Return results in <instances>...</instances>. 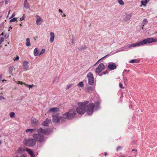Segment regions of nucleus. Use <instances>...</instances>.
<instances>
[{"label": "nucleus", "instance_id": "ddd939ff", "mask_svg": "<svg viewBox=\"0 0 157 157\" xmlns=\"http://www.w3.org/2000/svg\"><path fill=\"white\" fill-rule=\"evenodd\" d=\"M50 41L52 43L53 42L55 39V34L53 33L50 32Z\"/></svg>", "mask_w": 157, "mask_h": 157}, {"label": "nucleus", "instance_id": "0eeeda50", "mask_svg": "<svg viewBox=\"0 0 157 157\" xmlns=\"http://www.w3.org/2000/svg\"><path fill=\"white\" fill-rule=\"evenodd\" d=\"M86 77L88 79L89 84L92 86L94 83V78L93 74L91 72H89Z\"/></svg>", "mask_w": 157, "mask_h": 157}, {"label": "nucleus", "instance_id": "2eb2a0df", "mask_svg": "<svg viewBox=\"0 0 157 157\" xmlns=\"http://www.w3.org/2000/svg\"><path fill=\"white\" fill-rule=\"evenodd\" d=\"M36 17H38V18H37V19L36 20V24L38 25H40L41 24V23L39 22L43 21L42 19L41 18V17L40 16H39L38 15H36Z\"/></svg>", "mask_w": 157, "mask_h": 157}, {"label": "nucleus", "instance_id": "f704fd0d", "mask_svg": "<svg viewBox=\"0 0 157 157\" xmlns=\"http://www.w3.org/2000/svg\"><path fill=\"white\" fill-rule=\"evenodd\" d=\"M78 85L82 87H83L84 86V85L82 82H80L78 84Z\"/></svg>", "mask_w": 157, "mask_h": 157}, {"label": "nucleus", "instance_id": "7ed1b4c3", "mask_svg": "<svg viewBox=\"0 0 157 157\" xmlns=\"http://www.w3.org/2000/svg\"><path fill=\"white\" fill-rule=\"evenodd\" d=\"M37 133H34L32 135L33 137L39 143L44 142L45 141V137L44 136L47 133L48 131L40 128L36 130Z\"/></svg>", "mask_w": 157, "mask_h": 157}, {"label": "nucleus", "instance_id": "6e6552de", "mask_svg": "<svg viewBox=\"0 0 157 157\" xmlns=\"http://www.w3.org/2000/svg\"><path fill=\"white\" fill-rule=\"evenodd\" d=\"M108 67L110 70H113L115 69L117 67L114 63H111L108 65Z\"/></svg>", "mask_w": 157, "mask_h": 157}, {"label": "nucleus", "instance_id": "6ab92c4d", "mask_svg": "<svg viewBox=\"0 0 157 157\" xmlns=\"http://www.w3.org/2000/svg\"><path fill=\"white\" fill-rule=\"evenodd\" d=\"M28 62L27 61H25L23 62V67L24 68L27 70L29 68V66L28 64Z\"/></svg>", "mask_w": 157, "mask_h": 157}, {"label": "nucleus", "instance_id": "473e14b6", "mask_svg": "<svg viewBox=\"0 0 157 157\" xmlns=\"http://www.w3.org/2000/svg\"><path fill=\"white\" fill-rule=\"evenodd\" d=\"M123 80L124 82V83L125 84H126V82L127 81V79L126 77H124V75H123Z\"/></svg>", "mask_w": 157, "mask_h": 157}, {"label": "nucleus", "instance_id": "69168bd1", "mask_svg": "<svg viewBox=\"0 0 157 157\" xmlns=\"http://www.w3.org/2000/svg\"><path fill=\"white\" fill-rule=\"evenodd\" d=\"M91 25L90 24V25H89V27H90V26Z\"/></svg>", "mask_w": 157, "mask_h": 157}, {"label": "nucleus", "instance_id": "39448f33", "mask_svg": "<svg viewBox=\"0 0 157 157\" xmlns=\"http://www.w3.org/2000/svg\"><path fill=\"white\" fill-rule=\"evenodd\" d=\"M100 103L98 101H97L94 104L93 103H90L87 105V113L89 115H91L93 113L95 108V110H98L100 109Z\"/></svg>", "mask_w": 157, "mask_h": 157}, {"label": "nucleus", "instance_id": "c756f323", "mask_svg": "<svg viewBox=\"0 0 157 157\" xmlns=\"http://www.w3.org/2000/svg\"><path fill=\"white\" fill-rule=\"evenodd\" d=\"M129 71V70H126V69H124L123 72V75H127V74L126 72H128Z\"/></svg>", "mask_w": 157, "mask_h": 157}, {"label": "nucleus", "instance_id": "0e129e2a", "mask_svg": "<svg viewBox=\"0 0 157 157\" xmlns=\"http://www.w3.org/2000/svg\"><path fill=\"white\" fill-rule=\"evenodd\" d=\"M10 11H9V12H8V13H10Z\"/></svg>", "mask_w": 157, "mask_h": 157}, {"label": "nucleus", "instance_id": "5701e85b", "mask_svg": "<svg viewBox=\"0 0 157 157\" xmlns=\"http://www.w3.org/2000/svg\"><path fill=\"white\" fill-rule=\"evenodd\" d=\"M98 67H99L101 69L103 70L105 68V66L103 63H101L98 65Z\"/></svg>", "mask_w": 157, "mask_h": 157}, {"label": "nucleus", "instance_id": "7c9ffc66", "mask_svg": "<svg viewBox=\"0 0 157 157\" xmlns=\"http://www.w3.org/2000/svg\"><path fill=\"white\" fill-rule=\"evenodd\" d=\"M15 115V113L13 112H11L10 114V117L11 118L14 117Z\"/></svg>", "mask_w": 157, "mask_h": 157}, {"label": "nucleus", "instance_id": "864d4df0", "mask_svg": "<svg viewBox=\"0 0 157 157\" xmlns=\"http://www.w3.org/2000/svg\"><path fill=\"white\" fill-rule=\"evenodd\" d=\"M12 29V28L11 26H10V27H9V31H10V29Z\"/></svg>", "mask_w": 157, "mask_h": 157}, {"label": "nucleus", "instance_id": "a211bd4d", "mask_svg": "<svg viewBox=\"0 0 157 157\" xmlns=\"http://www.w3.org/2000/svg\"><path fill=\"white\" fill-rule=\"evenodd\" d=\"M25 151V149L22 147H19L16 153L18 154H21Z\"/></svg>", "mask_w": 157, "mask_h": 157}, {"label": "nucleus", "instance_id": "2f4dec72", "mask_svg": "<svg viewBox=\"0 0 157 157\" xmlns=\"http://www.w3.org/2000/svg\"><path fill=\"white\" fill-rule=\"evenodd\" d=\"M45 52V50L44 49H42L40 52L39 53V56H40L43 54Z\"/></svg>", "mask_w": 157, "mask_h": 157}, {"label": "nucleus", "instance_id": "9b49d317", "mask_svg": "<svg viewBox=\"0 0 157 157\" xmlns=\"http://www.w3.org/2000/svg\"><path fill=\"white\" fill-rule=\"evenodd\" d=\"M132 15V13L126 14V17L124 19V21L126 22L129 20Z\"/></svg>", "mask_w": 157, "mask_h": 157}, {"label": "nucleus", "instance_id": "052dcab7", "mask_svg": "<svg viewBox=\"0 0 157 157\" xmlns=\"http://www.w3.org/2000/svg\"><path fill=\"white\" fill-rule=\"evenodd\" d=\"M56 79H57V78H56L55 79V80L54 81V82H55V81H56Z\"/></svg>", "mask_w": 157, "mask_h": 157}, {"label": "nucleus", "instance_id": "f8f14e48", "mask_svg": "<svg viewBox=\"0 0 157 157\" xmlns=\"http://www.w3.org/2000/svg\"><path fill=\"white\" fill-rule=\"evenodd\" d=\"M32 123L34 125H36L38 124V121L34 118H32L31 119Z\"/></svg>", "mask_w": 157, "mask_h": 157}, {"label": "nucleus", "instance_id": "4be33fe9", "mask_svg": "<svg viewBox=\"0 0 157 157\" xmlns=\"http://www.w3.org/2000/svg\"><path fill=\"white\" fill-rule=\"evenodd\" d=\"M25 44L26 46L27 47H29L30 46L31 44L30 42L29 38H28L26 39Z\"/></svg>", "mask_w": 157, "mask_h": 157}, {"label": "nucleus", "instance_id": "bb28decb", "mask_svg": "<svg viewBox=\"0 0 157 157\" xmlns=\"http://www.w3.org/2000/svg\"><path fill=\"white\" fill-rule=\"evenodd\" d=\"M148 2V0H145L144 1H141V3L142 5L145 6H146V4Z\"/></svg>", "mask_w": 157, "mask_h": 157}, {"label": "nucleus", "instance_id": "37998d69", "mask_svg": "<svg viewBox=\"0 0 157 157\" xmlns=\"http://www.w3.org/2000/svg\"><path fill=\"white\" fill-rule=\"evenodd\" d=\"M2 96H0V100H2V99H5Z\"/></svg>", "mask_w": 157, "mask_h": 157}, {"label": "nucleus", "instance_id": "3c124183", "mask_svg": "<svg viewBox=\"0 0 157 157\" xmlns=\"http://www.w3.org/2000/svg\"><path fill=\"white\" fill-rule=\"evenodd\" d=\"M118 157H126L124 155H121L120 156H119Z\"/></svg>", "mask_w": 157, "mask_h": 157}, {"label": "nucleus", "instance_id": "680f3d73", "mask_svg": "<svg viewBox=\"0 0 157 157\" xmlns=\"http://www.w3.org/2000/svg\"><path fill=\"white\" fill-rule=\"evenodd\" d=\"M14 15L13 14L12 15V17H14Z\"/></svg>", "mask_w": 157, "mask_h": 157}, {"label": "nucleus", "instance_id": "412c9836", "mask_svg": "<svg viewBox=\"0 0 157 157\" xmlns=\"http://www.w3.org/2000/svg\"><path fill=\"white\" fill-rule=\"evenodd\" d=\"M24 7L27 9L29 8V5L27 2V0H25L24 3Z\"/></svg>", "mask_w": 157, "mask_h": 157}, {"label": "nucleus", "instance_id": "c03bdc74", "mask_svg": "<svg viewBox=\"0 0 157 157\" xmlns=\"http://www.w3.org/2000/svg\"><path fill=\"white\" fill-rule=\"evenodd\" d=\"M19 57L18 56H17V57L14 59V60H17L19 59Z\"/></svg>", "mask_w": 157, "mask_h": 157}, {"label": "nucleus", "instance_id": "6e6d98bb", "mask_svg": "<svg viewBox=\"0 0 157 157\" xmlns=\"http://www.w3.org/2000/svg\"><path fill=\"white\" fill-rule=\"evenodd\" d=\"M132 151H136V150H135L134 149H132Z\"/></svg>", "mask_w": 157, "mask_h": 157}, {"label": "nucleus", "instance_id": "b1692460", "mask_svg": "<svg viewBox=\"0 0 157 157\" xmlns=\"http://www.w3.org/2000/svg\"><path fill=\"white\" fill-rule=\"evenodd\" d=\"M103 70L100 69L99 67H98L96 69L95 73L99 74Z\"/></svg>", "mask_w": 157, "mask_h": 157}, {"label": "nucleus", "instance_id": "c9c22d12", "mask_svg": "<svg viewBox=\"0 0 157 157\" xmlns=\"http://www.w3.org/2000/svg\"><path fill=\"white\" fill-rule=\"evenodd\" d=\"M130 63H136V60L135 59H132L130 60L129 62Z\"/></svg>", "mask_w": 157, "mask_h": 157}, {"label": "nucleus", "instance_id": "58836bf2", "mask_svg": "<svg viewBox=\"0 0 157 157\" xmlns=\"http://www.w3.org/2000/svg\"><path fill=\"white\" fill-rule=\"evenodd\" d=\"M122 148V147L119 146L118 147H117V151H119V150L121 149Z\"/></svg>", "mask_w": 157, "mask_h": 157}, {"label": "nucleus", "instance_id": "f3484780", "mask_svg": "<svg viewBox=\"0 0 157 157\" xmlns=\"http://www.w3.org/2000/svg\"><path fill=\"white\" fill-rule=\"evenodd\" d=\"M58 110V109L57 107H54L50 109L48 111V112H54L57 113V112Z\"/></svg>", "mask_w": 157, "mask_h": 157}, {"label": "nucleus", "instance_id": "aec40b11", "mask_svg": "<svg viewBox=\"0 0 157 157\" xmlns=\"http://www.w3.org/2000/svg\"><path fill=\"white\" fill-rule=\"evenodd\" d=\"M34 55L35 56H37L39 55L38 50L37 48H35L33 51Z\"/></svg>", "mask_w": 157, "mask_h": 157}, {"label": "nucleus", "instance_id": "f257e3e1", "mask_svg": "<svg viewBox=\"0 0 157 157\" xmlns=\"http://www.w3.org/2000/svg\"><path fill=\"white\" fill-rule=\"evenodd\" d=\"M76 114V112L74 109H72L68 112L64 113L63 116L60 115L57 113H54L52 115V121L53 123H57L60 121H64L66 119L70 120L74 117Z\"/></svg>", "mask_w": 157, "mask_h": 157}, {"label": "nucleus", "instance_id": "f03ea898", "mask_svg": "<svg viewBox=\"0 0 157 157\" xmlns=\"http://www.w3.org/2000/svg\"><path fill=\"white\" fill-rule=\"evenodd\" d=\"M157 41V38H147L144 39L143 40L137 43L131 44L128 45V47L124 46L121 48L120 49L118 50L116 52L124 51L125 50H127L128 48H130L132 47H138L140 46L144 45L147 43L150 44L153 42H156Z\"/></svg>", "mask_w": 157, "mask_h": 157}, {"label": "nucleus", "instance_id": "9d476101", "mask_svg": "<svg viewBox=\"0 0 157 157\" xmlns=\"http://www.w3.org/2000/svg\"><path fill=\"white\" fill-rule=\"evenodd\" d=\"M51 123L50 119L47 118L46 120L42 123V125L47 126Z\"/></svg>", "mask_w": 157, "mask_h": 157}, {"label": "nucleus", "instance_id": "ea45409f", "mask_svg": "<svg viewBox=\"0 0 157 157\" xmlns=\"http://www.w3.org/2000/svg\"><path fill=\"white\" fill-rule=\"evenodd\" d=\"M119 87L122 89L124 88V87L123 86L122 84L121 83H119Z\"/></svg>", "mask_w": 157, "mask_h": 157}, {"label": "nucleus", "instance_id": "de8ad7c7", "mask_svg": "<svg viewBox=\"0 0 157 157\" xmlns=\"http://www.w3.org/2000/svg\"><path fill=\"white\" fill-rule=\"evenodd\" d=\"M108 71L107 70H106L105 71L103 72V74L105 75V74L108 73Z\"/></svg>", "mask_w": 157, "mask_h": 157}, {"label": "nucleus", "instance_id": "20e7f679", "mask_svg": "<svg viewBox=\"0 0 157 157\" xmlns=\"http://www.w3.org/2000/svg\"><path fill=\"white\" fill-rule=\"evenodd\" d=\"M89 101H86L84 102H79L78 103V105L79 106L76 108L77 113L80 114H83L85 113L86 111L87 112V106L86 105L87 104L89 103Z\"/></svg>", "mask_w": 157, "mask_h": 157}, {"label": "nucleus", "instance_id": "cd10ccee", "mask_svg": "<svg viewBox=\"0 0 157 157\" xmlns=\"http://www.w3.org/2000/svg\"><path fill=\"white\" fill-rule=\"evenodd\" d=\"M86 48V47L85 45H84L83 46H81L79 48H78V49L79 50L82 51L84 50H85Z\"/></svg>", "mask_w": 157, "mask_h": 157}, {"label": "nucleus", "instance_id": "e433bc0d", "mask_svg": "<svg viewBox=\"0 0 157 157\" xmlns=\"http://www.w3.org/2000/svg\"><path fill=\"white\" fill-rule=\"evenodd\" d=\"M15 82L17 84H20L21 85H22L23 84H25L24 83H23L22 82H20V81H16Z\"/></svg>", "mask_w": 157, "mask_h": 157}, {"label": "nucleus", "instance_id": "13d9d810", "mask_svg": "<svg viewBox=\"0 0 157 157\" xmlns=\"http://www.w3.org/2000/svg\"><path fill=\"white\" fill-rule=\"evenodd\" d=\"M2 143V141H1V140H0V145Z\"/></svg>", "mask_w": 157, "mask_h": 157}, {"label": "nucleus", "instance_id": "72a5a7b5", "mask_svg": "<svg viewBox=\"0 0 157 157\" xmlns=\"http://www.w3.org/2000/svg\"><path fill=\"white\" fill-rule=\"evenodd\" d=\"M17 18L16 17H14L10 20V22H14L17 21Z\"/></svg>", "mask_w": 157, "mask_h": 157}, {"label": "nucleus", "instance_id": "393cba45", "mask_svg": "<svg viewBox=\"0 0 157 157\" xmlns=\"http://www.w3.org/2000/svg\"><path fill=\"white\" fill-rule=\"evenodd\" d=\"M148 22V21L147 19H144L143 20L142 22V26L143 27L142 28V29H143V27L144 26V25L146 24Z\"/></svg>", "mask_w": 157, "mask_h": 157}, {"label": "nucleus", "instance_id": "5fc2aeb1", "mask_svg": "<svg viewBox=\"0 0 157 157\" xmlns=\"http://www.w3.org/2000/svg\"><path fill=\"white\" fill-rule=\"evenodd\" d=\"M104 155L105 156H106L107 155V154L106 152H105Z\"/></svg>", "mask_w": 157, "mask_h": 157}, {"label": "nucleus", "instance_id": "423d86ee", "mask_svg": "<svg viewBox=\"0 0 157 157\" xmlns=\"http://www.w3.org/2000/svg\"><path fill=\"white\" fill-rule=\"evenodd\" d=\"M36 143V140L33 139L29 138L25 139L24 140L25 144L28 147H31L34 146Z\"/></svg>", "mask_w": 157, "mask_h": 157}, {"label": "nucleus", "instance_id": "a878e982", "mask_svg": "<svg viewBox=\"0 0 157 157\" xmlns=\"http://www.w3.org/2000/svg\"><path fill=\"white\" fill-rule=\"evenodd\" d=\"M13 66H10L9 67V73L10 75L12 74V72H13Z\"/></svg>", "mask_w": 157, "mask_h": 157}, {"label": "nucleus", "instance_id": "338daca9", "mask_svg": "<svg viewBox=\"0 0 157 157\" xmlns=\"http://www.w3.org/2000/svg\"><path fill=\"white\" fill-rule=\"evenodd\" d=\"M21 24H20V26H21Z\"/></svg>", "mask_w": 157, "mask_h": 157}, {"label": "nucleus", "instance_id": "e2e57ef3", "mask_svg": "<svg viewBox=\"0 0 157 157\" xmlns=\"http://www.w3.org/2000/svg\"><path fill=\"white\" fill-rule=\"evenodd\" d=\"M14 157H19V156H15Z\"/></svg>", "mask_w": 157, "mask_h": 157}, {"label": "nucleus", "instance_id": "1a4fd4ad", "mask_svg": "<svg viewBox=\"0 0 157 157\" xmlns=\"http://www.w3.org/2000/svg\"><path fill=\"white\" fill-rule=\"evenodd\" d=\"M36 129H28L25 131L26 133L29 136H31L32 133L34 132Z\"/></svg>", "mask_w": 157, "mask_h": 157}, {"label": "nucleus", "instance_id": "09e8293b", "mask_svg": "<svg viewBox=\"0 0 157 157\" xmlns=\"http://www.w3.org/2000/svg\"><path fill=\"white\" fill-rule=\"evenodd\" d=\"M59 12L61 13V14H62L63 13V11L62 10H60V9H59Z\"/></svg>", "mask_w": 157, "mask_h": 157}, {"label": "nucleus", "instance_id": "603ef678", "mask_svg": "<svg viewBox=\"0 0 157 157\" xmlns=\"http://www.w3.org/2000/svg\"><path fill=\"white\" fill-rule=\"evenodd\" d=\"M2 79V76L0 75V82L1 81Z\"/></svg>", "mask_w": 157, "mask_h": 157}, {"label": "nucleus", "instance_id": "79ce46f5", "mask_svg": "<svg viewBox=\"0 0 157 157\" xmlns=\"http://www.w3.org/2000/svg\"><path fill=\"white\" fill-rule=\"evenodd\" d=\"M25 17H24V15L23 16H22V17L20 18V21H21L23 20L24 19Z\"/></svg>", "mask_w": 157, "mask_h": 157}, {"label": "nucleus", "instance_id": "bf43d9fd", "mask_svg": "<svg viewBox=\"0 0 157 157\" xmlns=\"http://www.w3.org/2000/svg\"><path fill=\"white\" fill-rule=\"evenodd\" d=\"M73 41H74V39H72V43H73Z\"/></svg>", "mask_w": 157, "mask_h": 157}, {"label": "nucleus", "instance_id": "8fccbe9b", "mask_svg": "<svg viewBox=\"0 0 157 157\" xmlns=\"http://www.w3.org/2000/svg\"><path fill=\"white\" fill-rule=\"evenodd\" d=\"M9 1V0H6V1H5V4H7L8 3V2Z\"/></svg>", "mask_w": 157, "mask_h": 157}, {"label": "nucleus", "instance_id": "dca6fc26", "mask_svg": "<svg viewBox=\"0 0 157 157\" xmlns=\"http://www.w3.org/2000/svg\"><path fill=\"white\" fill-rule=\"evenodd\" d=\"M26 151L28 152L29 153V154L30 155L31 157H34V153L32 151V150H30L29 148L26 149Z\"/></svg>", "mask_w": 157, "mask_h": 157}, {"label": "nucleus", "instance_id": "4c0bfd02", "mask_svg": "<svg viewBox=\"0 0 157 157\" xmlns=\"http://www.w3.org/2000/svg\"><path fill=\"white\" fill-rule=\"evenodd\" d=\"M4 38L3 37H0V44H1L2 42L3 41Z\"/></svg>", "mask_w": 157, "mask_h": 157}, {"label": "nucleus", "instance_id": "a18cd8bd", "mask_svg": "<svg viewBox=\"0 0 157 157\" xmlns=\"http://www.w3.org/2000/svg\"><path fill=\"white\" fill-rule=\"evenodd\" d=\"M33 86V85H29L28 86V87H29V89L31 88H32Z\"/></svg>", "mask_w": 157, "mask_h": 157}, {"label": "nucleus", "instance_id": "4468645a", "mask_svg": "<svg viewBox=\"0 0 157 157\" xmlns=\"http://www.w3.org/2000/svg\"><path fill=\"white\" fill-rule=\"evenodd\" d=\"M95 87L92 86H87L86 87V90L89 92H91L92 91L94 90V89Z\"/></svg>", "mask_w": 157, "mask_h": 157}, {"label": "nucleus", "instance_id": "c85d7f7f", "mask_svg": "<svg viewBox=\"0 0 157 157\" xmlns=\"http://www.w3.org/2000/svg\"><path fill=\"white\" fill-rule=\"evenodd\" d=\"M119 4L121 6L124 4V2L122 0H117Z\"/></svg>", "mask_w": 157, "mask_h": 157}, {"label": "nucleus", "instance_id": "49530a36", "mask_svg": "<svg viewBox=\"0 0 157 157\" xmlns=\"http://www.w3.org/2000/svg\"><path fill=\"white\" fill-rule=\"evenodd\" d=\"M71 86V85H67V89H68Z\"/></svg>", "mask_w": 157, "mask_h": 157}, {"label": "nucleus", "instance_id": "a19ab883", "mask_svg": "<svg viewBox=\"0 0 157 157\" xmlns=\"http://www.w3.org/2000/svg\"><path fill=\"white\" fill-rule=\"evenodd\" d=\"M108 56V55H106L105 56H104V57H102V58H101V59H99V60L98 61V62H97L96 64H94V66L96 65V64L98 63V62L99 60H101V59H103V58H105V57L106 56Z\"/></svg>", "mask_w": 157, "mask_h": 157}, {"label": "nucleus", "instance_id": "4d7b16f0", "mask_svg": "<svg viewBox=\"0 0 157 157\" xmlns=\"http://www.w3.org/2000/svg\"><path fill=\"white\" fill-rule=\"evenodd\" d=\"M102 74H99V75H100V76H101Z\"/></svg>", "mask_w": 157, "mask_h": 157}, {"label": "nucleus", "instance_id": "774afa93", "mask_svg": "<svg viewBox=\"0 0 157 157\" xmlns=\"http://www.w3.org/2000/svg\"><path fill=\"white\" fill-rule=\"evenodd\" d=\"M63 15L64 16H65V14H64Z\"/></svg>", "mask_w": 157, "mask_h": 157}]
</instances>
